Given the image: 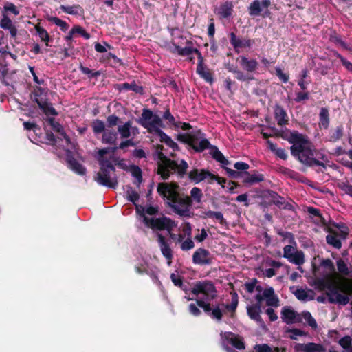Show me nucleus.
<instances>
[{
  "label": "nucleus",
  "mask_w": 352,
  "mask_h": 352,
  "mask_svg": "<svg viewBox=\"0 0 352 352\" xmlns=\"http://www.w3.org/2000/svg\"><path fill=\"white\" fill-rule=\"evenodd\" d=\"M209 148H210L212 150L210 154L213 159H214L218 162H221V160H224V157H225L224 155L218 149V148L217 146L210 145Z\"/></svg>",
  "instance_id": "680f3d73"
},
{
  "label": "nucleus",
  "mask_w": 352,
  "mask_h": 352,
  "mask_svg": "<svg viewBox=\"0 0 352 352\" xmlns=\"http://www.w3.org/2000/svg\"><path fill=\"white\" fill-rule=\"evenodd\" d=\"M330 40L335 44L340 45L343 49L352 52V45L342 41L338 35L335 34L331 36Z\"/></svg>",
  "instance_id": "de8ad7c7"
},
{
  "label": "nucleus",
  "mask_w": 352,
  "mask_h": 352,
  "mask_svg": "<svg viewBox=\"0 0 352 352\" xmlns=\"http://www.w3.org/2000/svg\"><path fill=\"white\" fill-rule=\"evenodd\" d=\"M71 30L74 31V34L76 33L79 34L85 39H89L90 38V34L80 25H74Z\"/></svg>",
  "instance_id": "338daca9"
},
{
  "label": "nucleus",
  "mask_w": 352,
  "mask_h": 352,
  "mask_svg": "<svg viewBox=\"0 0 352 352\" xmlns=\"http://www.w3.org/2000/svg\"><path fill=\"white\" fill-rule=\"evenodd\" d=\"M334 226L339 229L338 232V237L340 239H346L349 235V228L344 223H334Z\"/></svg>",
  "instance_id": "3c124183"
},
{
  "label": "nucleus",
  "mask_w": 352,
  "mask_h": 352,
  "mask_svg": "<svg viewBox=\"0 0 352 352\" xmlns=\"http://www.w3.org/2000/svg\"><path fill=\"white\" fill-rule=\"evenodd\" d=\"M60 9L65 13L72 15L81 16L84 14V9L79 4L73 6H64L61 5Z\"/></svg>",
  "instance_id": "c85d7f7f"
},
{
  "label": "nucleus",
  "mask_w": 352,
  "mask_h": 352,
  "mask_svg": "<svg viewBox=\"0 0 352 352\" xmlns=\"http://www.w3.org/2000/svg\"><path fill=\"white\" fill-rule=\"evenodd\" d=\"M163 118L174 126L175 129L179 127L181 122H175L174 116L171 114L169 108H167L163 114Z\"/></svg>",
  "instance_id": "4d7b16f0"
},
{
  "label": "nucleus",
  "mask_w": 352,
  "mask_h": 352,
  "mask_svg": "<svg viewBox=\"0 0 352 352\" xmlns=\"http://www.w3.org/2000/svg\"><path fill=\"white\" fill-rule=\"evenodd\" d=\"M192 262L200 265H210L212 262V257L208 250L199 248L192 255Z\"/></svg>",
  "instance_id": "ddd939ff"
},
{
  "label": "nucleus",
  "mask_w": 352,
  "mask_h": 352,
  "mask_svg": "<svg viewBox=\"0 0 352 352\" xmlns=\"http://www.w3.org/2000/svg\"><path fill=\"white\" fill-rule=\"evenodd\" d=\"M320 265L327 270L329 272H335V266L333 261L330 258L322 259Z\"/></svg>",
  "instance_id": "0e129e2a"
},
{
  "label": "nucleus",
  "mask_w": 352,
  "mask_h": 352,
  "mask_svg": "<svg viewBox=\"0 0 352 352\" xmlns=\"http://www.w3.org/2000/svg\"><path fill=\"white\" fill-rule=\"evenodd\" d=\"M341 292L344 294V295H347L349 297L352 295V279L347 280L342 287Z\"/></svg>",
  "instance_id": "774afa93"
},
{
  "label": "nucleus",
  "mask_w": 352,
  "mask_h": 352,
  "mask_svg": "<svg viewBox=\"0 0 352 352\" xmlns=\"http://www.w3.org/2000/svg\"><path fill=\"white\" fill-rule=\"evenodd\" d=\"M98 161L100 169L111 170L112 173H116V168L113 164V162L111 160V157L109 159L106 157L98 158Z\"/></svg>",
  "instance_id": "a19ab883"
},
{
  "label": "nucleus",
  "mask_w": 352,
  "mask_h": 352,
  "mask_svg": "<svg viewBox=\"0 0 352 352\" xmlns=\"http://www.w3.org/2000/svg\"><path fill=\"white\" fill-rule=\"evenodd\" d=\"M192 200H194L196 203H201V198L203 197V192L202 190L197 188V187H193L190 190V197Z\"/></svg>",
  "instance_id": "6e6d98bb"
},
{
  "label": "nucleus",
  "mask_w": 352,
  "mask_h": 352,
  "mask_svg": "<svg viewBox=\"0 0 352 352\" xmlns=\"http://www.w3.org/2000/svg\"><path fill=\"white\" fill-rule=\"evenodd\" d=\"M126 197L127 199L132 202L133 204L135 205V207L140 206L139 205H136V202L138 201L140 199V195L137 191L133 189V188L130 186H126Z\"/></svg>",
  "instance_id": "a18cd8bd"
},
{
  "label": "nucleus",
  "mask_w": 352,
  "mask_h": 352,
  "mask_svg": "<svg viewBox=\"0 0 352 352\" xmlns=\"http://www.w3.org/2000/svg\"><path fill=\"white\" fill-rule=\"evenodd\" d=\"M294 349L296 352H323L324 348L322 344L314 342L297 343L294 346Z\"/></svg>",
  "instance_id": "a211bd4d"
},
{
  "label": "nucleus",
  "mask_w": 352,
  "mask_h": 352,
  "mask_svg": "<svg viewBox=\"0 0 352 352\" xmlns=\"http://www.w3.org/2000/svg\"><path fill=\"white\" fill-rule=\"evenodd\" d=\"M176 139L182 143L189 145L196 152H202L210 146V142L207 139L201 140L197 145L198 137L195 134L179 133Z\"/></svg>",
  "instance_id": "423d86ee"
},
{
  "label": "nucleus",
  "mask_w": 352,
  "mask_h": 352,
  "mask_svg": "<svg viewBox=\"0 0 352 352\" xmlns=\"http://www.w3.org/2000/svg\"><path fill=\"white\" fill-rule=\"evenodd\" d=\"M115 88L120 91H122V90H131L135 93L140 94L141 95L144 94V92L143 87L136 84L135 81L131 83L124 82L122 84H116L115 85Z\"/></svg>",
  "instance_id": "5701e85b"
},
{
  "label": "nucleus",
  "mask_w": 352,
  "mask_h": 352,
  "mask_svg": "<svg viewBox=\"0 0 352 352\" xmlns=\"http://www.w3.org/2000/svg\"><path fill=\"white\" fill-rule=\"evenodd\" d=\"M263 197H270L272 199L271 204L276 206L278 208L289 211H294V207L289 202H286L283 197L279 195L276 192L272 190L263 191Z\"/></svg>",
  "instance_id": "f8f14e48"
},
{
  "label": "nucleus",
  "mask_w": 352,
  "mask_h": 352,
  "mask_svg": "<svg viewBox=\"0 0 352 352\" xmlns=\"http://www.w3.org/2000/svg\"><path fill=\"white\" fill-rule=\"evenodd\" d=\"M287 255V259L289 262L297 265H301L305 263V254L301 250H296L293 254Z\"/></svg>",
  "instance_id": "c756f323"
},
{
  "label": "nucleus",
  "mask_w": 352,
  "mask_h": 352,
  "mask_svg": "<svg viewBox=\"0 0 352 352\" xmlns=\"http://www.w3.org/2000/svg\"><path fill=\"white\" fill-rule=\"evenodd\" d=\"M230 43L233 46L234 51L239 53V49L241 48V41L240 38L237 37L236 34L233 32H230Z\"/></svg>",
  "instance_id": "09e8293b"
},
{
  "label": "nucleus",
  "mask_w": 352,
  "mask_h": 352,
  "mask_svg": "<svg viewBox=\"0 0 352 352\" xmlns=\"http://www.w3.org/2000/svg\"><path fill=\"white\" fill-rule=\"evenodd\" d=\"M118 133L112 129H105L102 133V141L109 144H116Z\"/></svg>",
  "instance_id": "72a5a7b5"
},
{
  "label": "nucleus",
  "mask_w": 352,
  "mask_h": 352,
  "mask_svg": "<svg viewBox=\"0 0 352 352\" xmlns=\"http://www.w3.org/2000/svg\"><path fill=\"white\" fill-rule=\"evenodd\" d=\"M244 177L243 182L244 184H254L264 181V175L258 173L256 170H254L252 174L248 171L243 172Z\"/></svg>",
  "instance_id": "393cba45"
},
{
  "label": "nucleus",
  "mask_w": 352,
  "mask_h": 352,
  "mask_svg": "<svg viewBox=\"0 0 352 352\" xmlns=\"http://www.w3.org/2000/svg\"><path fill=\"white\" fill-rule=\"evenodd\" d=\"M221 337L222 340L228 341L239 350H243L245 348L243 339L239 335H235L232 332H225L221 333Z\"/></svg>",
  "instance_id": "2eb2a0df"
},
{
  "label": "nucleus",
  "mask_w": 352,
  "mask_h": 352,
  "mask_svg": "<svg viewBox=\"0 0 352 352\" xmlns=\"http://www.w3.org/2000/svg\"><path fill=\"white\" fill-rule=\"evenodd\" d=\"M241 67L248 72H254L258 66V63L256 59H249L246 56H241L237 58Z\"/></svg>",
  "instance_id": "412c9836"
},
{
  "label": "nucleus",
  "mask_w": 352,
  "mask_h": 352,
  "mask_svg": "<svg viewBox=\"0 0 352 352\" xmlns=\"http://www.w3.org/2000/svg\"><path fill=\"white\" fill-rule=\"evenodd\" d=\"M271 6V0H254L248 7V12L250 16L269 17L271 12L269 7Z\"/></svg>",
  "instance_id": "0eeeda50"
},
{
  "label": "nucleus",
  "mask_w": 352,
  "mask_h": 352,
  "mask_svg": "<svg viewBox=\"0 0 352 352\" xmlns=\"http://www.w3.org/2000/svg\"><path fill=\"white\" fill-rule=\"evenodd\" d=\"M232 3L231 1H226L221 5L218 14L222 19H228L232 15Z\"/></svg>",
  "instance_id": "c9c22d12"
},
{
  "label": "nucleus",
  "mask_w": 352,
  "mask_h": 352,
  "mask_svg": "<svg viewBox=\"0 0 352 352\" xmlns=\"http://www.w3.org/2000/svg\"><path fill=\"white\" fill-rule=\"evenodd\" d=\"M206 217L209 219H215L221 225L226 224V220L224 219L222 212L208 210L204 212Z\"/></svg>",
  "instance_id": "79ce46f5"
},
{
  "label": "nucleus",
  "mask_w": 352,
  "mask_h": 352,
  "mask_svg": "<svg viewBox=\"0 0 352 352\" xmlns=\"http://www.w3.org/2000/svg\"><path fill=\"white\" fill-rule=\"evenodd\" d=\"M121 122L120 118L115 114L110 115L107 118V126L108 128H113Z\"/></svg>",
  "instance_id": "e2e57ef3"
},
{
  "label": "nucleus",
  "mask_w": 352,
  "mask_h": 352,
  "mask_svg": "<svg viewBox=\"0 0 352 352\" xmlns=\"http://www.w3.org/2000/svg\"><path fill=\"white\" fill-rule=\"evenodd\" d=\"M191 293L196 296L201 294L203 298L197 299V305L204 313L217 322L222 320L223 314L219 305L212 306L210 302L217 297V290L214 283L210 280H198L192 283Z\"/></svg>",
  "instance_id": "f03ea898"
},
{
  "label": "nucleus",
  "mask_w": 352,
  "mask_h": 352,
  "mask_svg": "<svg viewBox=\"0 0 352 352\" xmlns=\"http://www.w3.org/2000/svg\"><path fill=\"white\" fill-rule=\"evenodd\" d=\"M192 201L191 198L185 195L182 197L180 195H178L175 200V204L168 203L169 207H170L173 211L181 217H190V210L189 208L192 206Z\"/></svg>",
  "instance_id": "1a4fd4ad"
},
{
  "label": "nucleus",
  "mask_w": 352,
  "mask_h": 352,
  "mask_svg": "<svg viewBox=\"0 0 352 352\" xmlns=\"http://www.w3.org/2000/svg\"><path fill=\"white\" fill-rule=\"evenodd\" d=\"M179 186L176 183H160L157 186V192L164 198H166L168 203L175 204V200L179 195L178 192Z\"/></svg>",
  "instance_id": "9d476101"
},
{
  "label": "nucleus",
  "mask_w": 352,
  "mask_h": 352,
  "mask_svg": "<svg viewBox=\"0 0 352 352\" xmlns=\"http://www.w3.org/2000/svg\"><path fill=\"white\" fill-rule=\"evenodd\" d=\"M94 180L100 185L116 189L118 185V177L111 170L100 169L94 177Z\"/></svg>",
  "instance_id": "6e6552de"
},
{
  "label": "nucleus",
  "mask_w": 352,
  "mask_h": 352,
  "mask_svg": "<svg viewBox=\"0 0 352 352\" xmlns=\"http://www.w3.org/2000/svg\"><path fill=\"white\" fill-rule=\"evenodd\" d=\"M47 90L42 88L41 87H36L32 92L34 96V102H36L38 105V103H42L40 102V100H42L44 102L47 101Z\"/></svg>",
  "instance_id": "2f4dec72"
},
{
  "label": "nucleus",
  "mask_w": 352,
  "mask_h": 352,
  "mask_svg": "<svg viewBox=\"0 0 352 352\" xmlns=\"http://www.w3.org/2000/svg\"><path fill=\"white\" fill-rule=\"evenodd\" d=\"M278 135L292 144L290 147L291 155L302 164L309 167L318 166L327 168L324 162L315 157L318 155L316 149L307 135L288 129L281 131Z\"/></svg>",
  "instance_id": "f257e3e1"
},
{
  "label": "nucleus",
  "mask_w": 352,
  "mask_h": 352,
  "mask_svg": "<svg viewBox=\"0 0 352 352\" xmlns=\"http://www.w3.org/2000/svg\"><path fill=\"white\" fill-rule=\"evenodd\" d=\"M274 114L278 126H283L288 124L289 118L287 113L282 106L278 104H276L274 108Z\"/></svg>",
  "instance_id": "aec40b11"
},
{
  "label": "nucleus",
  "mask_w": 352,
  "mask_h": 352,
  "mask_svg": "<svg viewBox=\"0 0 352 352\" xmlns=\"http://www.w3.org/2000/svg\"><path fill=\"white\" fill-rule=\"evenodd\" d=\"M329 234L326 236L327 243L336 249H340L342 247V242L338 237V232L331 228L329 229Z\"/></svg>",
  "instance_id": "cd10ccee"
},
{
  "label": "nucleus",
  "mask_w": 352,
  "mask_h": 352,
  "mask_svg": "<svg viewBox=\"0 0 352 352\" xmlns=\"http://www.w3.org/2000/svg\"><path fill=\"white\" fill-rule=\"evenodd\" d=\"M254 349L256 352H280L278 347H274L272 349L267 344H256Z\"/></svg>",
  "instance_id": "603ef678"
},
{
  "label": "nucleus",
  "mask_w": 352,
  "mask_h": 352,
  "mask_svg": "<svg viewBox=\"0 0 352 352\" xmlns=\"http://www.w3.org/2000/svg\"><path fill=\"white\" fill-rule=\"evenodd\" d=\"M212 173L206 169L193 168L188 173L189 179L195 184H199L205 179H210Z\"/></svg>",
  "instance_id": "dca6fc26"
},
{
  "label": "nucleus",
  "mask_w": 352,
  "mask_h": 352,
  "mask_svg": "<svg viewBox=\"0 0 352 352\" xmlns=\"http://www.w3.org/2000/svg\"><path fill=\"white\" fill-rule=\"evenodd\" d=\"M79 69L83 74L87 75L89 79L93 78H96L101 75L100 71H95L90 69L89 68L84 66L82 64H80Z\"/></svg>",
  "instance_id": "49530a36"
},
{
  "label": "nucleus",
  "mask_w": 352,
  "mask_h": 352,
  "mask_svg": "<svg viewBox=\"0 0 352 352\" xmlns=\"http://www.w3.org/2000/svg\"><path fill=\"white\" fill-rule=\"evenodd\" d=\"M337 268L339 273L343 276L352 278V266L349 267L342 258H339L336 261Z\"/></svg>",
  "instance_id": "f704fd0d"
},
{
  "label": "nucleus",
  "mask_w": 352,
  "mask_h": 352,
  "mask_svg": "<svg viewBox=\"0 0 352 352\" xmlns=\"http://www.w3.org/2000/svg\"><path fill=\"white\" fill-rule=\"evenodd\" d=\"M307 210L309 214L312 215L314 217L319 218V221H313V222L315 224L322 226H327V221L325 219L322 217L319 209L312 206H309L307 208Z\"/></svg>",
  "instance_id": "e433bc0d"
},
{
  "label": "nucleus",
  "mask_w": 352,
  "mask_h": 352,
  "mask_svg": "<svg viewBox=\"0 0 352 352\" xmlns=\"http://www.w3.org/2000/svg\"><path fill=\"white\" fill-rule=\"evenodd\" d=\"M155 134H157L161 142L166 144L168 146L171 148L173 151H178L179 146L176 142H175L170 136H168L166 133H164L161 129H156Z\"/></svg>",
  "instance_id": "bb28decb"
},
{
  "label": "nucleus",
  "mask_w": 352,
  "mask_h": 352,
  "mask_svg": "<svg viewBox=\"0 0 352 352\" xmlns=\"http://www.w3.org/2000/svg\"><path fill=\"white\" fill-rule=\"evenodd\" d=\"M264 297L266 300V305L267 306L277 307L279 306V298L275 294L273 287H270L264 289Z\"/></svg>",
  "instance_id": "b1692460"
},
{
  "label": "nucleus",
  "mask_w": 352,
  "mask_h": 352,
  "mask_svg": "<svg viewBox=\"0 0 352 352\" xmlns=\"http://www.w3.org/2000/svg\"><path fill=\"white\" fill-rule=\"evenodd\" d=\"M186 44L187 45L183 48L179 47V45H175V50L179 55L182 56H186L195 53L197 54L198 60L202 59V55L200 51L197 48H194L190 46L192 44L191 41H187Z\"/></svg>",
  "instance_id": "4be33fe9"
},
{
  "label": "nucleus",
  "mask_w": 352,
  "mask_h": 352,
  "mask_svg": "<svg viewBox=\"0 0 352 352\" xmlns=\"http://www.w3.org/2000/svg\"><path fill=\"white\" fill-rule=\"evenodd\" d=\"M230 294L232 296L231 303L226 305V307L228 311L234 312L239 303L238 295L236 292H231Z\"/></svg>",
  "instance_id": "13d9d810"
},
{
  "label": "nucleus",
  "mask_w": 352,
  "mask_h": 352,
  "mask_svg": "<svg viewBox=\"0 0 352 352\" xmlns=\"http://www.w3.org/2000/svg\"><path fill=\"white\" fill-rule=\"evenodd\" d=\"M261 305L259 303H255L247 307V314L250 318L263 327L265 326V322L261 316Z\"/></svg>",
  "instance_id": "f3484780"
},
{
  "label": "nucleus",
  "mask_w": 352,
  "mask_h": 352,
  "mask_svg": "<svg viewBox=\"0 0 352 352\" xmlns=\"http://www.w3.org/2000/svg\"><path fill=\"white\" fill-rule=\"evenodd\" d=\"M267 144L269 148L273 152L277 157L282 160H287V153L284 148H278L276 144H274L272 142L267 140Z\"/></svg>",
  "instance_id": "58836bf2"
},
{
  "label": "nucleus",
  "mask_w": 352,
  "mask_h": 352,
  "mask_svg": "<svg viewBox=\"0 0 352 352\" xmlns=\"http://www.w3.org/2000/svg\"><path fill=\"white\" fill-rule=\"evenodd\" d=\"M344 135V128L342 125L338 126L335 131L330 135L329 141L336 142L340 140Z\"/></svg>",
  "instance_id": "864d4df0"
},
{
  "label": "nucleus",
  "mask_w": 352,
  "mask_h": 352,
  "mask_svg": "<svg viewBox=\"0 0 352 352\" xmlns=\"http://www.w3.org/2000/svg\"><path fill=\"white\" fill-rule=\"evenodd\" d=\"M157 157L160 162L157 163V173L161 176L162 179L167 180L170 177L168 173L169 168L175 167V160H172L166 157L162 151L157 152Z\"/></svg>",
  "instance_id": "9b49d317"
},
{
  "label": "nucleus",
  "mask_w": 352,
  "mask_h": 352,
  "mask_svg": "<svg viewBox=\"0 0 352 352\" xmlns=\"http://www.w3.org/2000/svg\"><path fill=\"white\" fill-rule=\"evenodd\" d=\"M137 212L143 217V223L145 226L153 230H168L170 231L175 226L174 221L170 218L163 216L161 217H148L144 214V208L137 206Z\"/></svg>",
  "instance_id": "20e7f679"
},
{
  "label": "nucleus",
  "mask_w": 352,
  "mask_h": 352,
  "mask_svg": "<svg viewBox=\"0 0 352 352\" xmlns=\"http://www.w3.org/2000/svg\"><path fill=\"white\" fill-rule=\"evenodd\" d=\"M300 316L302 318H303L306 320L309 326H310L311 328H317V322L309 311H302Z\"/></svg>",
  "instance_id": "5fc2aeb1"
},
{
  "label": "nucleus",
  "mask_w": 352,
  "mask_h": 352,
  "mask_svg": "<svg viewBox=\"0 0 352 352\" xmlns=\"http://www.w3.org/2000/svg\"><path fill=\"white\" fill-rule=\"evenodd\" d=\"M157 241L163 256L168 261V263H170L173 259V252L166 238L162 234L158 233Z\"/></svg>",
  "instance_id": "6ab92c4d"
},
{
  "label": "nucleus",
  "mask_w": 352,
  "mask_h": 352,
  "mask_svg": "<svg viewBox=\"0 0 352 352\" xmlns=\"http://www.w3.org/2000/svg\"><path fill=\"white\" fill-rule=\"evenodd\" d=\"M276 71V75L278 76V78L281 80L283 82L286 83L289 81V74L284 73L281 68L279 67H276L275 68Z\"/></svg>",
  "instance_id": "69168bd1"
},
{
  "label": "nucleus",
  "mask_w": 352,
  "mask_h": 352,
  "mask_svg": "<svg viewBox=\"0 0 352 352\" xmlns=\"http://www.w3.org/2000/svg\"><path fill=\"white\" fill-rule=\"evenodd\" d=\"M138 122L146 129L148 133H155L156 129H160V127L164 126L162 119L157 115L153 114V111L148 109H143Z\"/></svg>",
  "instance_id": "39448f33"
},
{
  "label": "nucleus",
  "mask_w": 352,
  "mask_h": 352,
  "mask_svg": "<svg viewBox=\"0 0 352 352\" xmlns=\"http://www.w3.org/2000/svg\"><path fill=\"white\" fill-rule=\"evenodd\" d=\"M131 122L128 121L123 125H120L118 127V132L120 134L121 138L123 139L129 138L131 136Z\"/></svg>",
  "instance_id": "37998d69"
},
{
  "label": "nucleus",
  "mask_w": 352,
  "mask_h": 352,
  "mask_svg": "<svg viewBox=\"0 0 352 352\" xmlns=\"http://www.w3.org/2000/svg\"><path fill=\"white\" fill-rule=\"evenodd\" d=\"M67 163L69 168L77 174L80 175H85L86 174V168L75 158H69L67 160Z\"/></svg>",
  "instance_id": "473e14b6"
},
{
  "label": "nucleus",
  "mask_w": 352,
  "mask_h": 352,
  "mask_svg": "<svg viewBox=\"0 0 352 352\" xmlns=\"http://www.w3.org/2000/svg\"><path fill=\"white\" fill-rule=\"evenodd\" d=\"M197 73L200 76L201 78L204 79L206 82H212L213 78L211 72L207 69H206L204 65V57L202 59L198 60L197 66Z\"/></svg>",
  "instance_id": "a878e982"
},
{
  "label": "nucleus",
  "mask_w": 352,
  "mask_h": 352,
  "mask_svg": "<svg viewBox=\"0 0 352 352\" xmlns=\"http://www.w3.org/2000/svg\"><path fill=\"white\" fill-rule=\"evenodd\" d=\"M338 188L345 194L352 197V185L348 182H340L337 184Z\"/></svg>",
  "instance_id": "bf43d9fd"
},
{
  "label": "nucleus",
  "mask_w": 352,
  "mask_h": 352,
  "mask_svg": "<svg viewBox=\"0 0 352 352\" xmlns=\"http://www.w3.org/2000/svg\"><path fill=\"white\" fill-rule=\"evenodd\" d=\"M319 120H320V124L324 129H327L329 127V110L327 108H325V107L321 108L320 113H319Z\"/></svg>",
  "instance_id": "ea45409f"
},
{
  "label": "nucleus",
  "mask_w": 352,
  "mask_h": 352,
  "mask_svg": "<svg viewBox=\"0 0 352 352\" xmlns=\"http://www.w3.org/2000/svg\"><path fill=\"white\" fill-rule=\"evenodd\" d=\"M42 103H38V107L43 111L44 114L46 116H56L58 115L57 111L53 107L52 104L50 102L46 101L44 102L42 100H40Z\"/></svg>",
  "instance_id": "4c0bfd02"
},
{
  "label": "nucleus",
  "mask_w": 352,
  "mask_h": 352,
  "mask_svg": "<svg viewBox=\"0 0 352 352\" xmlns=\"http://www.w3.org/2000/svg\"><path fill=\"white\" fill-rule=\"evenodd\" d=\"M175 167H174L173 168H169V170H168L169 175H170L171 172H177V175L180 177H183L186 174V171L188 168V163L184 160H182L179 164L175 161Z\"/></svg>",
  "instance_id": "7c9ffc66"
},
{
  "label": "nucleus",
  "mask_w": 352,
  "mask_h": 352,
  "mask_svg": "<svg viewBox=\"0 0 352 352\" xmlns=\"http://www.w3.org/2000/svg\"><path fill=\"white\" fill-rule=\"evenodd\" d=\"M93 131L95 134L103 133L105 131V124L102 120L96 119L91 124Z\"/></svg>",
  "instance_id": "8fccbe9b"
},
{
  "label": "nucleus",
  "mask_w": 352,
  "mask_h": 352,
  "mask_svg": "<svg viewBox=\"0 0 352 352\" xmlns=\"http://www.w3.org/2000/svg\"><path fill=\"white\" fill-rule=\"evenodd\" d=\"M316 289L320 291L327 289L326 295L330 303H338L341 305H346L350 302V298L347 295L340 293L342 288L333 283L329 276L322 278H316L314 281Z\"/></svg>",
  "instance_id": "7ed1b4c3"
},
{
  "label": "nucleus",
  "mask_w": 352,
  "mask_h": 352,
  "mask_svg": "<svg viewBox=\"0 0 352 352\" xmlns=\"http://www.w3.org/2000/svg\"><path fill=\"white\" fill-rule=\"evenodd\" d=\"M281 318L287 324L301 322L302 318L290 307H283L281 311Z\"/></svg>",
  "instance_id": "4468645a"
},
{
  "label": "nucleus",
  "mask_w": 352,
  "mask_h": 352,
  "mask_svg": "<svg viewBox=\"0 0 352 352\" xmlns=\"http://www.w3.org/2000/svg\"><path fill=\"white\" fill-rule=\"evenodd\" d=\"M230 72L236 74V78L240 81H249L254 79L253 76L245 75L239 69H230Z\"/></svg>",
  "instance_id": "052dcab7"
},
{
  "label": "nucleus",
  "mask_w": 352,
  "mask_h": 352,
  "mask_svg": "<svg viewBox=\"0 0 352 352\" xmlns=\"http://www.w3.org/2000/svg\"><path fill=\"white\" fill-rule=\"evenodd\" d=\"M35 30L41 41L45 43L46 46H50L49 42L50 41L51 38L47 31L38 25L35 26Z\"/></svg>",
  "instance_id": "c03bdc74"
}]
</instances>
